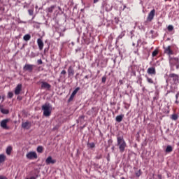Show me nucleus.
I'll use <instances>...</instances> for the list:
<instances>
[{"instance_id": "obj_39", "label": "nucleus", "mask_w": 179, "mask_h": 179, "mask_svg": "<svg viewBox=\"0 0 179 179\" xmlns=\"http://www.w3.org/2000/svg\"><path fill=\"white\" fill-rule=\"evenodd\" d=\"M175 104H179L178 99H176Z\"/></svg>"}, {"instance_id": "obj_2", "label": "nucleus", "mask_w": 179, "mask_h": 179, "mask_svg": "<svg viewBox=\"0 0 179 179\" xmlns=\"http://www.w3.org/2000/svg\"><path fill=\"white\" fill-rule=\"evenodd\" d=\"M42 110L45 117H50L51 115V111H52V106L51 104L46 103L42 106Z\"/></svg>"}, {"instance_id": "obj_25", "label": "nucleus", "mask_w": 179, "mask_h": 179, "mask_svg": "<svg viewBox=\"0 0 179 179\" xmlns=\"http://www.w3.org/2000/svg\"><path fill=\"white\" fill-rule=\"evenodd\" d=\"M36 150L38 153H43V152L44 151V148L43 146H38Z\"/></svg>"}, {"instance_id": "obj_24", "label": "nucleus", "mask_w": 179, "mask_h": 179, "mask_svg": "<svg viewBox=\"0 0 179 179\" xmlns=\"http://www.w3.org/2000/svg\"><path fill=\"white\" fill-rule=\"evenodd\" d=\"M146 79H147V82L148 83H150V85H155V81L153 80V79L146 76Z\"/></svg>"}, {"instance_id": "obj_33", "label": "nucleus", "mask_w": 179, "mask_h": 179, "mask_svg": "<svg viewBox=\"0 0 179 179\" xmlns=\"http://www.w3.org/2000/svg\"><path fill=\"white\" fill-rule=\"evenodd\" d=\"M8 99H12V97H13V92H9L8 93Z\"/></svg>"}, {"instance_id": "obj_7", "label": "nucleus", "mask_w": 179, "mask_h": 179, "mask_svg": "<svg viewBox=\"0 0 179 179\" xmlns=\"http://www.w3.org/2000/svg\"><path fill=\"white\" fill-rule=\"evenodd\" d=\"M8 122H9V119L3 120L0 123V126L3 128V129H9V127H8Z\"/></svg>"}, {"instance_id": "obj_41", "label": "nucleus", "mask_w": 179, "mask_h": 179, "mask_svg": "<svg viewBox=\"0 0 179 179\" xmlns=\"http://www.w3.org/2000/svg\"><path fill=\"white\" fill-rule=\"evenodd\" d=\"M178 97H179V91L176 94V99H178Z\"/></svg>"}, {"instance_id": "obj_29", "label": "nucleus", "mask_w": 179, "mask_h": 179, "mask_svg": "<svg viewBox=\"0 0 179 179\" xmlns=\"http://www.w3.org/2000/svg\"><path fill=\"white\" fill-rule=\"evenodd\" d=\"M65 75H66V71L62 70L60 73V78H65Z\"/></svg>"}, {"instance_id": "obj_1", "label": "nucleus", "mask_w": 179, "mask_h": 179, "mask_svg": "<svg viewBox=\"0 0 179 179\" xmlns=\"http://www.w3.org/2000/svg\"><path fill=\"white\" fill-rule=\"evenodd\" d=\"M117 145L119 146V150L120 153H124V152H125V148H127V142H125V140H124V136H117Z\"/></svg>"}, {"instance_id": "obj_14", "label": "nucleus", "mask_w": 179, "mask_h": 179, "mask_svg": "<svg viewBox=\"0 0 179 179\" xmlns=\"http://www.w3.org/2000/svg\"><path fill=\"white\" fill-rule=\"evenodd\" d=\"M37 44L40 51H43V48H44V42H43V40H41V38L37 39Z\"/></svg>"}, {"instance_id": "obj_9", "label": "nucleus", "mask_w": 179, "mask_h": 179, "mask_svg": "<svg viewBox=\"0 0 179 179\" xmlns=\"http://www.w3.org/2000/svg\"><path fill=\"white\" fill-rule=\"evenodd\" d=\"M164 54H167L169 57H171V55H173L174 54V52L172 51L171 50V46H168V47H164Z\"/></svg>"}, {"instance_id": "obj_20", "label": "nucleus", "mask_w": 179, "mask_h": 179, "mask_svg": "<svg viewBox=\"0 0 179 179\" xmlns=\"http://www.w3.org/2000/svg\"><path fill=\"white\" fill-rule=\"evenodd\" d=\"M165 152L166 153H171L173 152V147L171 145H167Z\"/></svg>"}, {"instance_id": "obj_15", "label": "nucleus", "mask_w": 179, "mask_h": 179, "mask_svg": "<svg viewBox=\"0 0 179 179\" xmlns=\"http://www.w3.org/2000/svg\"><path fill=\"white\" fill-rule=\"evenodd\" d=\"M22 84H18L15 90V94H16V96H17L18 94H20V92H22Z\"/></svg>"}, {"instance_id": "obj_35", "label": "nucleus", "mask_w": 179, "mask_h": 179, "mask_svg": "<svg viewBox=\"0 0 179 179\" xmlns=\"http://www.w3.org/2000/svg\"><path fill=\"white\" fill-rule=\"evenodd\" d=\"M106 80H107V77L106 76L102 77V83H106Z\"/></svg>"}, {"instance_id": "obj_46", "label": "nucleus", "mask_w": 179, "mask_h": 179, "mask_svg": "<svg viewBox=\"0 0 179 179\" xmlns=\"http://www.w3.org/2000/svg\"><path fill=\"white\" fill-rule=\"evenodd\" d=\"M44 51H45V52L47 51V49H45Z\"/></svg>"}, {"instance_id": "obj_37", "label": "nucleus", "mask_w": 179, "mask_h": 179, "mask_svg": "<svg viewBox=\"0 0 179 179\" xmlns=\"http://www.w3.org/2000/svg\"><path fill=\"white\" fill-rule=\"evenodd\" d=\"M0 179H8V178L6 176L0 175Z\"/></svg>"}, {"instance_id": "obj_19", "label": "nucleus", "mask_w": 179, "mask_h": 179, "mask_svg": "<svg viewBox=\"0 0 179 179\" xmlns=\"http://www.w3.org/2000/svg\"><path fill=\"white\" fill-rule=\"evenodd\" d=\"M13 150V148H12V146H8L6 148V155H8V156H10V153H12V150Z\"/></svg>"}, {"instance_id": "obj_26", "label": "nucleus", "mask_w": 179, "mask_h": 179, "mask_svg": "<svg viewBox=\"0 0 179 179\" xmlns=\"http://www.w3.org/2000/svg\"><path fill=\"white\" fill-rule=\"evenodd\" d=\"M0 111L2 113V114H9V110L8 109L1 108Z\"/></svg>"}, {"instance_id": "obj_8", "label": "nucleus", "mask_w": 179, "mask_h": 179, "mask_svg": "<svg viewBox=\"0 0 179 179\" xmlns=\"http://www.w3.org/2000/svg\"><path fill=\"white\" fill-rule=\"evenodd\" d=\"M34 68V64H25L23 67V71L25 72L28 71V72H33V69Z\"/></svg>"}, {"instance_id": "obj_43", "label": "nucleus", "mask_w": 179, "mask_h": 179, "mask_svg": "<svg viewBox=\"0 0 179 179\" xmlns=\"http://www.w3.org/2000/svg\"><path fill=\"white\" fill-rule=\"evenodd\" d=\"M58 9H59V10H61V7L59 6V7H58Z\"/></svg>"}, {"instance_id": "obj_48", "label": "nucleus", "mask_w": 179, "mask_h": 179, "mask_svg": "<svg viewBox=\"0 0 179 179\" xmlns=\"http://www.w3.org/2000/svg\"><path fill=\"white\" fill-rule=\"evenodd\" d=\"M125 108H128L127 106H126Z\"/></svg>"}, {"instance_id": "obj_49", "label": "nucleus", "mask_w": 179, "mask_h": 179, "mask_svg": "<svg viewBox=\"0 0 179 179\" xmlns=\"http://www.w3.org/2000/svg\"><path fill=\"white\" fill-rule=\"evenodd\" d=\"M0 100H1V96H0Z\"/></svg>"}, {"instance_id": "obj_13", "label": "nucleus", "mask_w": 179, "mask_h": 179, "mask_svg": "<svg viewBox=\"0 0 179 179\" xmlns=\"http://www.w3.org/2000/svg\"><path fill=\"white\" fill-rule=\"evenodd\" d=\"M45 163L46 164H55L57 163V160L53 159L52 157L49 156L46 159H45Z\"/></svg>"}, {"instance_id": "obj_38", "label": "nucleus", "mask_w": 179, "mask_h": 179, "mask_svg": "<svg viewBox=\"0 0 179 179\" xmlns=\"http://www.w3.org/2000/svg\"><path fill=\"white\" fill-rule=\"evenodd\" d=\"M101 157H103V156L101 155H99L96 157V159H98V160H99V159H101Z\"/></svg>"}, {"instance_id": "obj_16", "label": "nucleus", "mask_w": 179, "mask_h": 179, "mask_svg": "<svg viewBox=\"0 0 179 179\" xmlns=\"http://www.w3.org/2000/svg\"><path fill=\"white\" fill-rule=\"evenodd\" d=\"M41 88L50 90L51 89V85L48 84L47 82H41Z\"/></svg>"}, {"instance_id": "obj_47", "label": "nucleus", "mask_w": 179, "mask_h": 179, "mask_svg": "<svg viewBox=\"0 0 179 179\" xmlns=\"http://www.w3.org/2000/svg\"><path fill=\"white\" fill-rule=\"evenodd\" d=\"M85 78L87 79V76H85Z\"/></svg>"}, {"instance_id": "obj_45", "label": "nucleus", "mask_w": 179, "mask_h": 179, "mask_svg": "<svg viewBox=\"0 0 179 179\" xmlns=\"http://www.w3.org/2000/svg\"><path fill=\"white\" fill-rule=\"evenodd\" d=\"M112 150H114V147L112 148Z\"/></svg>"}, {"instance_id": "obj_17", "label": "nucleus", "mask_w": 179, "mask_h": 179, "mask_svg": "<svg viewBox=\"0 0 179 179\" xmlns=\"http://www.w3.org/2000/svg\"><path fill=\"white\" fill-rule=\"evenodd\" d=\"M80 90V87H78L77 88H76L74 90V91L72 92L70 98H69V101H71V100H73V98L75 97V96H76V93H78V91Z\"/></svg>"}, {"instance_id": "obj_22", "label": "nucleus", "mask_w": 179, "mask_h": 179, "mask_svg": "<svg viewBox=\"0 0 179 179\" xmlns=\"http://www.w3.org/2000/svg\"><path fill=\"white\" fill-rule=\"evenodd\" d=\"M30 38H31V36L30 34H26L23 37V40L24 41H30Z\"/></svg>"}, {"instance_id": "obj_4", "label": "nucleus", "mask_w": 179, "mask_h": 179, "mask_svg": "<svg viewBox=\"0 0 179 179\" xmlns=\"http://www.w3.org/2000/svg\"><path fill=\"white\" fill-rule=\"evenodd\" d=\"M26 157L29 160H33L34 159H38V156L37 155L36 152L31 151L26 155Z\"/></svg>"}, {"instance_id": "obj_28", "label": "nucleus", "mask_w": 179, "mask_h": 179, "mask_svg": "<svg viewBox=\"0 0 179 179\" xmlns=\"http://www.w3.org/2000/svg\"><path fill=\"white\" fill-rule=\"evenodd\" d=\"M135 175L138 178L141 177V176H142V171L139 169L138 171L135 173Z\"/></svg>"}, {"instance_id": "obj_6", "label": "nucleus", "mask_w": 179, "mask_h": 179, "mask_svg": "<svg viewBox=\"0 0 179 179\" xmlns=\"http://www.w3.org/2000/svg\"><path fill=\"white\" fill-rule=\"evenodd\" d=\"M155 15H156V10L152 9L149 13L147 17L148 22H152L153 19H155Z\"/></svg>"}, {"instance_id": "obj_34", "label": "nucleus", "mask_w": 179, "mask_h": 179, "mask_svg": "<svg viewBox=\"0 0 179 179\" xmlns=\"http://www.w3.org/2000/svg\"><path fill=\"white\" fill-rule=\"evenodd\" d=\"M168 30L169 31H173V30H174V27H173V25H169L168 27Z\"/></svg>"}, {"instance_id": "obj_23", "label": "nucleus", "mask_w": 179, "mask_h": 179, "mask_svg": "<svg viewBox=\"0 0 179 179\" xmlns=\"http://www.w3.org/2000/svg\"><path fill=\"white\" fill-rule=\"evenodd\" d=\"M6 156H5V155H3V154H1L0 155V164L3 163V162H5V160H6Z\"/></svg>"}, {"instance_id": "obj_18", "label": "nucleus", "mask_w": 179, "mask_h": 179, "mask_svg": "<svg viewBox=\"0 0 179 179\" xmlns=\"http://www.w3.org/2000/svg\"><path fill=\"white\" fill-rule=\"evenodd\" d=\"M57 8V5H53V6H51L50 7L48 8H47V11L49 13H52V12H54V10Z\"/></svg>"}, {"instance_id": "obj_27", "label": "nucleus", "mask_w": 179, "mask_h": 179, "mask_svg": "<svg viewBox=\"0 0 179 179\" xmlns=\"http://www.w3.org/2000/svg\"><path fill=\"white\" fill-rule=\"evenodd\" d=\"M171 120H173V121H177V120H178V115L177 114H173L171 115Z\"/></svg>"}, {"instance_id": "obj_36", "label": "nucleus", "mask_w": 179, "mask_h": 179, "mask_svg": "<svg viewBox=\"0 0 179 179\" xmlns=\"http://www.w3.org/2000/svg\"><path fill=\"white\" fill-rule=\"evenodd\" d=\"M37 63L38 65H43V60L41 59H38Z\"/></svg>"}, {"instance_id": "obj_12", "label": "nucleus", "mask_w": 179, "mask_h": 179, "mask_svg": "<svg viewBox=\"0 0 179 179\" xmlns=\"http://www.w3.org/2000/svg\"><path fill=\"white\" fill-rule=\"evenodd\" d=\"M22 128L24 129H30V128H31V122H22Z\"/></svg>"}, {"instance_id": "obj_40", "label": "nucleus", "mask_w": 179, "mask_h": 179, "mask_svg": "<svg viewBox=\"0 0 179 179\" xmlns=\"http://www.w3.org/2000/svg\"><path fill=\"white\" fill-rule=\"evenodd\" d=\"M175 66H176V69H179V62L175 64Z\"/></svg>"}, {"instance_id": "obj_3", "label": "nucleus", "mask_w": 179, "mask_h": 179, "mask_svg": "<svg viewBox=\"0 0 179 179\" xmlns=\"http://www.w3.org/2000/svg\"><path fill=\"white\" fill-rule=\"evenodd\" d=\"M169 78L170 80L173 81V83L174 85H178L179 83V76L178 75L176 74V73H170L169 75Z\"/></svg>"}, {"instance_id": "obj_44", "label": "nucleus", "mask_w": 179, "mask_h": 179, "mask_svg": "<svg viewBox=\"0 0 179 179\" xmlns=\"http://www.w3.org/2000/svg\"><path fill=\"white\" fill-rule=\"evenodd\" d=\"M120 179H125L124 177H121Z\"/></svg>"}, {"instance_id": "obj_32", "label": "nucleus", "mask_w": 179, "mask_h": 179, "mask_svg": "<svg viewBox=\"0 0 179 179\" xmlns=\"http://www.w3.org/2000/svg\"><path fill=\"white\" fill-rule=\"evenodd\" d=\"M28 13H29V15L30 16H33V15L34 13V9H29V10H28Z\"/></svg>"}, {"instance_id": "obj_10", "label": "nucleus", "mask_w": 179, "mask_h": 179, "mask_svg": "<svg viewBox=\"0 0 179 179\" xmlns=\"http://www.w3.org/2000/svg\"><path fill=\"white\" fill-rule=\"evenodd\" d=\"M67 73L68 78H72V76L75 75V69H73V67H72V66H69Z\"/></svg>"}, {"instance_id": "obj_21", "label": "nucleus", "mask_w": 179, "mask_h": 179, "mask_svg": "<svg viewBox=\"0 0 179 179\" xmlns=\"http://www.w3.org/2000/svg\"><path fill=\"white\" fill-rule=\"evenodd\" d=\"M122 118H124V115H117L115 118L117 122H121L122 121Z\"/></svg>"}, {"instance_id": "obj_42", "label": "nucleus", "mask_w": 179, "mask_h": 179, "mask_svg": "<svg viewBox=\"0 0 179 179\" xmlns=\"http://www.w3.org/2000/svg\"><path fill=\"white\" fill-rule=\"evenodd\" d=\"M99 2V0H94V3H97Z\"/></svg>"}, {"instance_id": "obj_30", "label": "nucleus", "mask_w": 179, "mask_h": 179, "mask_svg": "<svg viewBox=\"0 0 179 179\" xmlns=\"http://www.w3.org/2000/svg\"><path fill=\"white\" fill-rule=\"evenodd\" d=\"M87 145L89 146V148H90L91 149H93V148L96 147V145L94 144V143H90L87 144Z\"/></svg>"}, {"instance_id": "obj_11", "label": "nucleus", "mask_w": 179, "mask_h": 179, "mask_svg": "<svg viewBox=\"0 0 179 179\" xmlns=\"http://www.w3.org/2000/svg\"><path fill=\"white\" fill-rule=\"evenodd\" d=\"M147 73H148V75H150L151 76L156 75V68L153 66L149 67L147 70Z\"/></svg>"}, {"instance_id": "obj_5", "label": "nucleus", "mask_w": 179, "mask_h": 179, "mask_svg": "<svg viewBox=\"0 0 179 179\" xmlns=\"http://www.w3.org/2000/svg\"><path fill=\"white\" fill-rule=\"evenodd\" d=\"M178 62H179L178 57H169V64L171 68L176 66V64H178Z\"/></svg>"}, {"instance_id": "obj_31", "label": "nucleus", "mask_w": 179, "mask_h": 179, "mask_svg": "<svg viewBox=\"0 0 179 179\" xmlns=\"http://www.w3.org/2000/svg\"><path fill=\"white\" fill-rule=\"evenodd\" d=\"M157 54H159V50H154V51L152 52V57H156V56L157 55Z\"/></svg>"}]
</instances>
